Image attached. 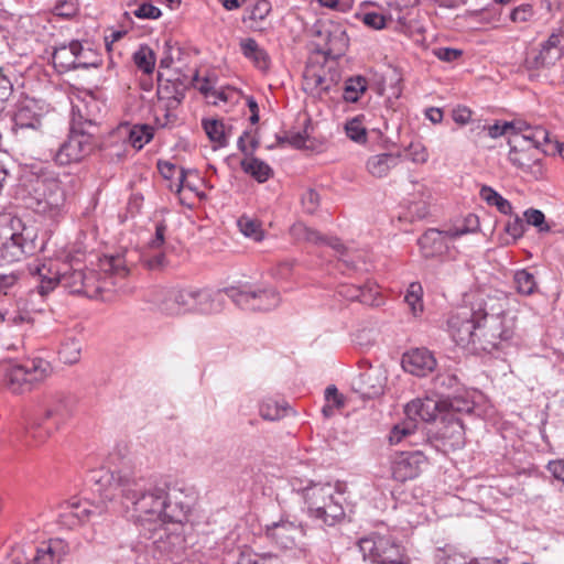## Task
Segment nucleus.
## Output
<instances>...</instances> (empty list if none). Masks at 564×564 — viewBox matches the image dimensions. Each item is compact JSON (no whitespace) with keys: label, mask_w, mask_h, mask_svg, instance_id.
I'll list each match as a JSON object with an SVG mask.
<instances>
[{"label":"nucleus","mask_w":564,"mask_h":564,"mask_svg":"<svg viewBox=\"0 0 564 564\" xmlns=\"http://www.w3.org/2000/svg\"><path fill=\"white\" fill-rule=\"evenodd\" d=\"M405 414L414 422L417 417L424 422L435 421L444 415L443 400L433 398L415 399L405 405Z\"/></svg>","instance_id":"4be33fe9"},{"label":"nucleus","mask_w":564,"mask_h":564,"mask_svg":"<svg viewBox=\"0 0 564 564\" xmlns=\"http://www.w3.org/2000/svg\"><path fill=\"white\" fill-rule=\"evenodd\" d=\"M153 138V128L148 124H135L129 130L128 141L137 150H141Z\"/></svg>","instance_id":"37998d69"},{"label":"nucleus","mask_w":564,"mask_h":564,"mask_svg":"<svg viewBox=\"0 0 564 564\" xmlns=\"http://www.w3.org/2000/svg\"><path fill=\"white\" fill-rule=\"evenodd\" d=\"M192 312L210 315L219 313L223 308L224 299L221 291L212 292L208 290L193 289Z\"/></svg>","instance_id":"393cba45"},{"label":"nucleus","mask_w":564,"mask_h":564,"mask_svg":"<svg viewBox=\"0 0 564 564\" xmlns=\"http://www.w3.org/2000/svg\"><path fill=\"white\" fill-rule=\"evenodd\" d=\"M400 163V156L393 153L372 155L366 163L367 171L377 178L386 177Z\"/></svg>","instance_id":"c85d7f7f"},{"label":"nucleus","mask_w":564,"mask_h":564,"mask_svg":"<svg viewBox=\"0 0 564 564\" xmlns=\"http://www.w3.org/2000/svg\"><path fill=\"white\" fill-rule=\"evenodd\" d=\"M82 344L75 337H67L58 350L59 360L65 365H74L80 360Z\"/></svg>","instance_id":"c9c22d12"},{"label":"nucleus","mask_w":564,"mask_h":564,"mask_svg":"<svg viewBox=\"0 0 564 564\" xmlns=\"http://www.w3.org/2000/svg\"><path fill=\"white\" fill-rule=\"evenodd\" d=\"M513 283L517 292L527 296L532 295L538 289L534 275L525 269L517 270L514 272Z\"/></svg>","instance_id":"79ce46f5"},{"label":"nucleus","mask_w":564,"mask_h":564,"mask_svg":"<svg viewBox=\"0 0 564 564\" xmlns=\"http://www.w3.org/2000/svg\"><path fill=\"white\" fill-rule=\"evenodd\" d=\"M518 132H513L514 145H524L536 149L540 153H547L551 148L550 133L543 127H531L525 122L518 121Z\"/></svg>","instance_id":"6ab92c4d"},{"label":"nucleus","mask_w":564,"mask_h":564,"mask_svg":"<svg viewBox=\"0 0 564 564\" xmlns=\"http://www.w3.org/2000/svg\"><path fill=\"white\" fill-rule=\"evenodd\" d=\"M323 72V69L315 67L305 69L303 75V89L306 93L321 98L330 90L334 82L333 79L326 78Z\"/></svg>","instance_id":"bb28decb"},{"label":"nucleus","mask_w":564,"mask_h":564,"mask_svg":"<svg viewBox=\"0 0 564 564\" xmlns=\"http://www.w3.org/2000/svg\"><path fill=\"white\" fill-rule=\"evenodd\" d=\"M436 367V359L433 354L425 348H415L405 352L402 357V368L404 371L416 376L425 377Z\"/></svg>","instance_id":"aec40b11"},{"label":"nucleus","mask_w":564,"mask_h":564,"mask_svg":"<svg viewBox=\"0 0 564 564\" xmlns=\"http://www.w3.org/2000/svg\"><path fill=\"white\" fill-rule=\"evenodd\" d=\"M193 288H165L156 292L154 303L165 315L177 316L192 312Z\"/></svg>","instance_id":"9d476101"},{"label":"nucleus","mask_w":564,"mask_h":564,"mask_svg":"<svg viewBox=\"0 0 564 564\" xmlns=\"http://www.w3.org/2000/svg\"><path fill=\"white\" fill-rule=\"evenodd\" d=\"M171 79H166L163 83L161 74L159 75V88L158 96L160 100H165V104L169 106H178L184 98L185 84L181 83L178 78L175 79L176 83L170 86Z\"/></svg>","instance_id":"2f4dec72"},{"label":"nucleus","mask_w":564,"mask_h":564,"mask_svg":"<svg viewBox=\"0 0 564 564\" xmlns=\"http://www.w3.org/2000/svg\"><path fill=\"white\" fill-rule=\"evenodd\" d=\"M345 131L347 137L357 143H365L367 140V130L359 118L349 120L345 126Z\"/></svg>","instance_id":"5fc2aeb1"},{"label":"nucleus","mask_w":564,"mask_h":564,"mask_svg":"<svg viewBox=\"0 0 564 564\" xmlns=\"http://www.w3.org/2000/svg\"><path fill=\"white\" fill-rule=\"evenodd\" d=\"M386 377L380 369L370 368L360 373L356 381V390L368 399L377 398L383 393Z\"/></svg>","instance_id":"b1692460"},{"label":"nucleus","mask_w":564,"mask_h":564,"mask_svg":"<svg viewBox=\"0 0 564 564\" xmlns=\"http://www.w3.org/2000/svg\"><path fill=\"white\" fill-rule=\"evenodd\" d=\"M422 294L423 290L420 283L413 282L409 285L404 301L410 306L414 315H417L423 311Z\"/></svg>","instance_id":"8fccbe9b"},{"label":"nucleus","mask_w":564,"mask_h":564,"mask_svg":"<svg viewBox=\"0 0 564 564\" xmlns=\"http://www.w3.org/2000/svg\"><path fill=\"white\" fill-rule=\"evenodd\" d=\"M286 408L280 405L274 400L268 399L260 404V415L264 420L274 421L279 420L284 415Z\"/></svg>","instance_id":"864d4df0"},{"label":"nucleus","mask_w":564,"mask_h":564,"mask_svg":"<svg viewBox=\"0 0 564 564\" xmlns=\"http://www.w3.org/2000/svg\"><path fill=\"white\" fill-rule=\"evenodd\" d=\"M69 508L72 509V512L75 513V517L79 519V521L83 523L85 521H89V510L90 508V501L89 500H69L67 501Z\"/></svg>","instance_id":"69168bd1"},{"label":"nucleus","mask_w":564,"mask_h":564,"mask_svg":"<svg viewBox=\"0 0 564 564\" xmlns=\"http://www.w3.org/2000/svg\"><path fill=\"white\" fill-rule=\"evenodd\" d=\"M176 106H169V104H164L163 107L156 106L154 109L155 112V123L165 128L173 124L176 121V115L172 112V109Z\"/></svg>","instance_id":"052dcab7"},{"label":"nucleus","mask_w":564,"mask_h":564,"mask_svg":"<svg viewBox=\"0 0 564 564\" xmlns=\"http://www.w3.org/2000/svg\"><path fill=\"white\" fill-rule=\"evenodd\" d=\"M97 130L95 119L85 117L78 107L73 108L69 134L59 145L55 162L59 165H69L89 156L98 145Z\"/></svg>","instance_id":"20e7f679"},{"label":"nucleus","mask_w":564,"mask_h":564,"mask_svg":"<svg viewBox=\"0 0 564 564\" xmlns=\"http://www.w3.org/2000/svg\"><path fill=\"white\" fill-rule=\"evenodd\" d=\"M100 58L91 48H85L79 42V48L76 50V68L99 67Z\"/></svg>","instance_id":"3c124183"},{"label":"nucleus","mask_w":564,"mask_h":564,"mask_svg":"<svg viewBox=\"0 0 564 564\" xmlns=\"http://www.w3.org/2000/svg\"><path fill=\"white\" fill-rule=\"evenodd\" d=\"M319 200V194L313 188L306 189L301 197L302 207L304 212L310 215L318 209Z\"/></svg>","instance_id":"0e129e2a"},{"label":"nucleus","mask_w":564,"mask_h":564,"mask_svg":"<svg viewBox=\"0 0 564 564\" xmlns=\"http://www.w3.org/2000/svg\"><path fill=\"white\" fill-rule=\"evenodd\" d=\"M95 479L96 490L106 499L113 500L121 496L127 517L147 539L165 531L166 524L182 523L187 518V505L173 502L163 487H145L143 479L132 471H102Z\"/></svg>","instance_id":"f257e3e1"},{"label":"nucleus","mask_w":564,"mask_h":564,"mask_svg":"<svg viewBox=\"0 0 564 564\" xmlns=\"http://www.w3.org/2000/svg\"><path fill=\"white\" fill-rule=\"evenodd\" d=\"M411 187L408 192L404 218L410 221L422 220L430 213L432 193L420 182H411Z\"/></svg>","instance_id":"f3484780"},{"label":"nucleus","mask_w":564,"mask_h":564,"mask_svg":"<svg viewBox=\"0 0 564 564\" xmlns=\"http://www.w3.org/2000/svg\"><path fill=\"white\" fill-rule=\"evenodd\" d=\"M339 294L349 301H359L364 304L372 303L373 288L369 285H341Z\"/></svg>","instance_id":"f704fd0d"},{"label":"nucleus","mask_w":564,"mask_h":564,"mask_svg":"<svg viewBox=\"0 0 564 564\" xmlns=\"http://www.w3.org/2000/svg\"><path fill=\"white\" fill-rule=\"evenodd\" d=\"M317 36L321 42L317 43V52L328 58H339L345 54L348 45V39L344 30L339 26L323 28Z\"/></svg>","instance_id":"a211bd4d"},{"label":"nucleus","mask_w":564,"mask_h":564,"mask_svg":"<svg viewBox=\"0 0 564 564\" xmlns=\"http://www.w3.org/2000/svg\"><path fill=\"white\" fill-rule=\"evenodd\" d=\"M362 22L375 30H382L386 28V17L377 12H367L362 15Z\"/></svg>","instance_id":"774afa93"},{"label":"nucleus","mask_w":564,"mask_h":564,"mask_svg":"<svg viewBox=\"0 0 564 564\" xmlns=\"http://www.w3.org/2000/svg\"><path fill=\"white\" fill-rule=\"evenodd\" d=\"M61 557L56 556L51 545H44L36 550L32 564H59Z\"/></svg>","instance_id":"e2e57ef3"},{"label":"nucleus","mask_w":564,"mask_h":564,"mask_svg":"<svg viewBox=\"0 0 564 564\" xmlns=\"http://www.w3.org/2000/svg\"><path fill=\"white\" fill-rule=\"evenodd\" d=\"M507 295L497 290L479 291L475 294V310L479 314L476 350L490 352L502 341L513 338L517 317L507 311Z\"/></svg>","instance_id":"f03ea898"},{"label":"nucleus","mask_w":564,"mask_h":564,"mask_svg":"<svg viewBox=\"0 0 564 564\" xmlns=\"http://www.w3.org/2000/svg\"><path fill=\"white\" fill-rule=\"evenodd\" d=\"M523 215L525 223L538 228L539 232H549L551 230V227L545 223V216L541 210L529 208Z\"/></svg>","instance_id":"13d9d810"},{"label":"nucleus","mask_w":564,"mask_h":564,"mask_svg":"<svg viewBox=\"0 0 564 564\" xmlns=\"http://www.w3.org/2000/svg\"><path fill=\"white\" fill-rule=\"evenodd\" d=\"M237 564H282L281 560L271 553H256L251 550L240 552Z\"/></svg>","instance_id":"a18cd8bd"},{"label":"nucleus","mask_w":564,"mask_h":564,"mask_svg":"<svg viewBox=\"0 0 564 564\" xmlns=\"http://www.w3.org/2000/svg\"><path fill=\"white\" fill-rule=\"evenodd\" d=\"M488 135L492 139H496L501 135H509V139L512 138L513 132H518V121L517 122H509L506 121L503 123L496 122L495 124L489 126L488 128Z\"/></svg>","instance_id":"680f3d73"},{"label":"nucleus","mask_w":564,"mask_h":564,"mask_svg":"<svg viewBox=\"0 0 564 564\" xmlns=\"http://www.w3.org/2000/svg\"><path fill=\"white\" fill-rule=\"evenodd\" d=\"M240 48L245 57L251 59L257 67L264 69L269 65V57L264 50H262L257 41L252 37L243 39L240 42Z\"/></svg>","instance_id":"72a5a7b5"},{"label":"nucleus","mask_w":564,"mask_h":564,"mask_svg":"<svg viewBox=\"0 0 564 564\" xmlns=\"http://www.w3.org/2000/svg\"><path fill=\"white\" fill-rule=\"evenodd\" d=\"M23 253L11 238H8L0 246V258L7 263L19 261Z\"/></svg>","instance_id":"bf43d9fd"},{"label":"nucleus","mask_w":564,"mask_h":564,"mask_svg":"<svg viewBox=\"0 0 564 564\" xmlns=\"http://www.w3.org/2000/svg\"><path fill=\"white\" fill-rule=\"evenodd\" d=\"M479 314L475 310V299L470 307H462L452 313L447 321L448 333L453 340L463 347L476 350Z\"/></svg>","instance_id":"6e6552de"},{"label":"nucleus","mask_w":564,"mask_h":564,"mask_svg":"<svg viewBox=\"0 0 564 564\" xmlns=\"http://www.w3.org/2000/svg\"><path fill=\"white\" fill-rule=\"evenodd\" d=\"M470 230L467 227L451 228L448 230L427 229L417 240L421 254L425 259H433L445 254L448 250L447 240L456 239Z\"/></svg>","instance_id":"f8f14e48"},{"label":"nucleus","mask_w":564,"mask_h":564,"mask_svg":"<svg viewBox=\"0 0 564 564\" xmlns=\"http://www.w3.org/2000/svg\"><path fill=\"white\" fill-rule=\"evenodd\" d=\"M63 269V262L55 260L45 262L35 260L28 264V271L35 279L36 289L41 295L48 294L59 284Z\"/></svg>","instance_id":"ddd939ff"},{"label":"nucleus","mask_w":564,"mask_h":564,"mask_svg":"<svg viewBox=\"0 0 564 564\" xmlns=\"http://www.w3.org/2000/svg\"><path fill=\"white\" fill-rule=\"evenodd\" d=\"M158 169L161 175L167 180L173 178L175 174H178L177 192H180L183 187L193 189V186L186 181L187 172L184 169L178 170L175 164L167 161H159Z\"/></svg>","instance_id":"c03bdc74"},{"label":"nucleus","mask_w":564,"mask_h":564,"mask_svg":"<svg viewBox=\"0 0 564 564\" xmlns=\"http://www.w3.org/2000/svg\"><path fill=\"white\" fill-rule=\"evenodd\" d=\"M132 14L138 19L156 20L162 15V12L158 7L151 3H142L132 11Z\"/></svg>","instance_id":"338daca9"},{"label":"nucleus","mask_w":564,"mask_h":564,"mask_svg":"<svg viewBox=\"0 0 564 564\" xmlns=\"http://www.w3.org/2000/svg\"><path fill=\"white\" fill-rule=\"evenodd\" d=\"M14 127L18 130H39L42 127L41 115L32 100L21 102L13 116Z\"/></svg>","instance_id":"a878e982"},{"label":"nucleus","mask_w":564,"mask_h":564,"mask_svg":"<svg viewBox=\"0 0 564 564\" xmlns=\"http://www.w3.org/2000/svg\"><path fill=\"white\" fill-rule=\"evenodd\" d=\"M10 238L15 242L23 256L33 254L39 248L36 235L32 229L23 228L20 232H13Z\"/></svg>","instance_id":"58836bf2"},{"label":"nucleus","mask_w":564,"mask_h":564,"mask_svg":"<svg viewBox=\"0 0 564 564\" xmlns=\"http://www.w3.org/2000/svg\"><path fill=\"white\" fill-rule=\"evenodd\" d=\"M52 367L42 358H31L21 364L10 365L4 370L7 387L14 393L29 391L34 384L50 377Z\"/></svg>","instance_id":"39448f33"},{"label":"nucleus","mask_w":564,"mask_h":564,"mask_svg":"<svg viewBox=\"0 0 564 564\" xmlns=\"http://www.w3.org/2000/svg\"><path fill=\"white\" fill-rule=\"evenodd\" d=\"M133 61L139 69L151 74L155 66V55L149 46H141L133 55Z\"/></svg>","instance_id":"de8ad7c7"},{"label":"nucleus","mask_w":564,"mask_h":564,"mask_svg":"<svg viewBox=\"0 0 564 564\" xmlns=\"http://www.w3.org/2000/svg\"><path fill=\"white\" fill-rule=\"evenodd\" d=\"M75 406L76 399L69 393L57 391L46 394L26 427V437L36 444L44 442L73 415Z\"/></svg>","instance_id":"7ed1b4c3"},{"label":"nucleus","mask_w":564,"mask_h":564,"mask_svg":"<svg viewBox=\"0 0 564 564\" xmlns=\"http://www.w3.org/2000/svg\"><path fill=\"white\" fill-rule=\"evenodd\" d=\"M425 464L426 456L421 451L402 452L392 460V477L401 482L414 479Z\"/></svg>","instance_id":"2eb2a0df"},{"label":"nucleus","mask_w":564,"mask_h":564,"mask_svg":"<svg viewBox=\"0 0 564 564\" xmlns=\"http://www.w3.org/2000/svg\"><path fill=\"white\" fill-rule=\"evenodd\" d=\"M563 56L561 40L557 35L552 34L546 42L542 44L541 50L527 59V64L532 68H549L554 66Z\"/></svg>","instance_id":"412c9836"},{"label":"nucleus","mask_w":564,"mask_h":564,"mask_svg":"<svg viewBox=\"0 0 564 564\" xmlns=\"http://www.w3.org/2000/svg\"><path fill=\"white\" fill-rule=\"evenodd\" d=\"M100 270L106 274L117 278H124L129 273L126 261L122 256H105L100 259Z\"/></svg>","instance_id":"4c0bfd02"},{"label":"nucleus","mask_w":564,"mask_h":564,"mask_svg":"<svg viewBox=\"0 0 564 564\" xmlns=\"http://www.w3.org/2000/svg\"><path fill=\"white\" fill-rule=\"evenodd\" d=\"M510 152H509V161L516 167L531 173L534 177H539L542 175V165H541V153L536 149L524 145H514V137L512 135L509 139Z\"/></svg>","instance_id":"dca6fc26"},{"label":"nucleus","mask_w":564,"mask_h":564,"mask_svg":"<svg viewBox=\"0 0 564 564\" xmlns=\"http://www.w3.org/2000/svg\"><path fill=\"white\" fill-rule=\"evenodd\" d=\"M443 416L459 417V414L470 413L474 409V404L467 399L455 397L443 400Z\"/></svg>","instance_id":"a19ab883"},{"label":"nucleus","mask_w":564,"mask_h":564,"mask_svg":"<svg viewBox=\"0 0 564 564\" xmlns=\"http://www.w3.org/2000/svg\"><path fill=\"white\" fill-rule=\"evenodd\" d=\"M240 165L245 173L251 175L259 183L268 181L273 173L272 169L264 161L254 155L245 158Z\"/></svg>","instance_id":"473e14b6"},{"label":"nucleus","mask_w":564,"mask_h":564,"mask_svg":"<svg viewBox=\"0 0 564 564\" xmlns=\"http://www.w3.org/2000/svg\"><path fill=\"white\" fill-rule=\"evenodd\" d=\"M65 203V193L56 181H36L28 197V207L37 214L55 218Z\"/></svg>","instance_id":"0eeeda50"},{"label":"nucleus","mask_w":564,"mask_h":564,"mask_svg":"<svg viewBox=\"0 0 564 564\" xmlns=\"http://www.w3.org/2000/svg\"><path fill=\"white\" fill-rule=\"evenodd\" d=\"M203 126L210 141L221 148L227 145V135L223 121L216 119L204 120Z\"/></svg>","instance_id":"49530a36"},{"label":"nucleus","mask_w":564,"mask_h":564,"mask_svg":"<svg viewBox=\"0 0 564 564\" xmlns=\"http://www.w3.org/2000/svg\"><path fill=\"white\" fill-rule=\"evenodd\" d=\"M290 235L296 241L319 245L324 241V236L313 228L307 227L304 223L297 221L290 227Z\"/></svg>","instance_id":"e433bc0d"},{"label":"nucleus","mask_w":564,"mask_h":564,"mask_svg":"<svg viewBox=\"0 0 564 564\" xmlns=\"http://www.w3.org/2000/svg\"><path fill=\"white\" fill-rule=\"evenodd\" d=\"M63 267L58 285L70 294L89 295V285L95 276L94 273L87 274L78 260L72 259L69 262H63Z\"/></svg>","instance_id":"4468645a"},{"label":"nucleus","mask_w":564,"mask_h":564,"mask_svg":"<svg viewBox=\"0 0 564 564\" xmlns=\"http://www.w3.org/2000/svg\"><path fill=\"white\" fill-rule=\"evenodd\" d=\"M416 429V424L410 420L393 426L389 434V441L391 444H399L408 436H411Z\"/></svg>","instance_id":"6e6d98bb"},{"label":"nucleus","mask_w":564,"mask_h":564,"mask_svg":"<svg viewBox=\"0 0 564 564\" xmlns=\"http://www.w3.org/2000/svg\"><path fill=\"white\" fill-rule=\"evenodd\" d=\"M238 226L240 231L246 236L254 239L256 241H260L263 238V232L260 228V224L256 220H252L248 217H241L238 220Z\"/></svg>","instance_id":"4d7b16f0"},{"label":"nucleus","mask_w":564,"mask_h":564,"mask_svg":"<svg viewBox=\"0 0 564 564\" xmlns=\"http://www.w3.org/2000/svg\"><path fill=\"white\" fill-rule=\"evenodd\" d=\"M224 292L236 305L246 311L267 312L278 307L281 302L280 294L274 289L227 288Z\"/></svg>","instance_id":"1a4fd4ad"},{"label":"nucleus","mask_w":564,"mask_h":564,"mask_svg":"<svg viewBox=\"0 0 564 564\" xmlns=\"http://www.w3.org/2000/svg\"><path fill=\"white\" fill-rule=\"evenodd\" d=\"M364 564H406L404 549L390 535L372 534L359 541Z\"/></svg>","instance_id":"423d86ee"},{"label":"nucleus","mask_w":564,"mask_h":564,"mask_svg":"<svg viewBox=\"0 0 564 564\" xmlns=\"http://www.w3.org/2000/svg\"><path fill=\"white\" fill-rule=\"evenodd\" d=\"M442 427L438 433L441 437L448 442L453 448H460L464 445V424L460 417L442 416Z\"/></svg>","instance_id":"cd10ccee"},{"label":"nucleus","mask_w":564,"mask_h":564,"mask_svg":"<svg viewBox=\"0 0 564 564\" xmlns=\"http://www.w3.org/2000/svg\"><path fill=\"white\" fill-rule=\"evenodd\" d=\"M482 200H485L490 206H496L497 209L503 214L508 215L512 212V206L510 202L503 198L498 192H496L490 186L484 185L479 193Z\"/></svg>","instance_id":"ea45409f"},{"label":"nucleus","mask_w":564,"mask_h":564,"mask_svg":"<svg viewBox=\"0 0 564 564\" xmlns=\"http://www.w3.org/2000/svg\"><path fill=\"white\" fill-rule=\"evenodd\" d=\"M102 471H106L105 469H101V470H98V471H95L94 475H93V480L95 482V488H94V491L96 494L99 495L101 501L99 502H94V501H90V508H88L89 510V521L90 520H94L96 518H100L102 517L104 514H106L109 510L108 508V502H111L112 500H108L106 499L105 497H102L96 489H97V485H96V479L95 477H99L100 473Z\"/></svg>","instance_id":"603ef678"},{"label":"nucleus","mask_w":564,"mask_h":564,"mask_svg":"<svg viewBox=\"0 0 564 564\" xmlns=\"http://www.w3.org/2000/svg\"><path fill=\"white\" fill-rule=\"evenodd\" d=\"M79 48L78 41H72L69 44H63L55 47L52 61L59 72H68L76 68V50Z\"/></svg>","instance_id":"c756f323"},{"label":"nucleus","mask_w":564,"mask_h":564,"mask_svg":"<svg viewBox=\"0 0 564 564\" xmlns=\"http://www.w3.org/2000/svg\"><path fill=\"white\" fill-rule=\"evenodd\" d=\"M291 486L294 491L300 494L307 505L308 514L312 519L322 510V505L335 497L336 490L330 484L313 482L294 477L291 479Z\"/></svg>","instance_id":"9b49d317"},{"label":"nucleus","mask_w":564,"mask_h":564,"mask_svg":"<svg viewBox=\"0 0 564 564\" xmlns=\"http://www.w3.org/2000/svg\"><path fill=\"white\" fill-rule=\"evenodd\" d=\"M301 533V528L290 521L282 520L267 527V536L283 550L294 547Z\"/></svg>","instance_id":"5701e85b"},{"label":"nucleus","mask_w":564,"mask_h":564,"mask_svg":"<svg viewBox=\"0 0 564 564\" xmlns=\"http://www.w3.org/2000/svg\"><path fill=\"white\" fill-rule=\"evenodd\" d=\"M366 89L367 84L364 77L349 78L345 84L344 99L349 102H356Z\"/></svg>","instance_id":"09e8293b"},{"label":"nucleus","mask_w":564,"mask_h":564,"mask_svg":"<svg viewBox=\"0 0 564 564\" xmlns=\"http://www.w3.org/2000/svg\"><path fill=\"white\" fill-rule=\"evenodd\" d=\"M340 495L337 494L329 500H326L321 507L322 510L316 513L314 520L321 521L322 523L333 527L345 517V511L340 502Z\"/></svg>","instance_id":"7c9ffc66"}]
</instances>
